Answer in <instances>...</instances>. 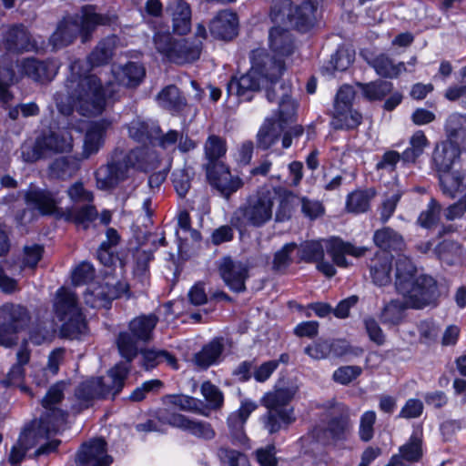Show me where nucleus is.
Masks as SVG:
<instances>
[{"label":"nucleus","instance_id":"f257e3e1","mask_svg":"<svg viewBox=\"0 0 466 466\" xmlns=\"http://www.w3.org/2000/svg\"><path fill=\"white\" fill-rule=\"evenodd\" d=\"M84 62L74 61L70 66V76L67 77L65 89L55 95L59 112L69 115L74 109L86 116L101 115L107 106L119 99V86L136 87L146 75L142 65L129 62L122 66H115L112 73L116 84L103 82L96 75H84Z\"/></svg>","mask_w":466,"mask_h":466},{"label":"nucleus","instance_id":"f03ea898","mask_svg":"<svg viewBox=\"0 0 466 466\" xmlns=\"http://www.w3.org/2000/svg\"><path fill=\"white\" fill-rule=\"evenodd\" d=\"M66 383L53 385L42 400L44 412L39 421H34L21 432L17 442L12 447L8 462L10 466H19L25 452L41 440L57 433L66 424L67 413L61 409Z\"/></svg>","mask_w":466,"mask_h":466},{"label":"nucleus","instance_id":"7ed1b4c3","mask_svg":"<svg viewBox=\"0 0 466 466\" xmlns=\"http://www.w3.org/2000/svg\"><path fill=\"white\" fill-rule=\"evenodd\" d=\"M290 191L281 187H261L248 198L233 214L232 222L238 228H260L269 222L276 208V220L282 222L290 218L296 200Z\"/></svg>","mask_w":466,"mask_h":466},{"label":"nucleus","instance_id":"20e7f679","mask_svg":"<svg viewBox=\"0 0 466 466\" xmlns=\"http://www.w3.org/2000/svg\"><path fill=\"white\" fill-rule=\"evenodd\" d=\"M282 73L283 66L279 61H273L263 50H254L251 54V68L247 74L231 78L228 84V93L239 100H249L250 94L263 86L268 100L278 103L281 96L279 86L290 85L279 82Z\"/></svg>","mask_w":466,"mask_h":466},{"label":"nucleus","instance_id":"39448f33","mask_svg":"<svg viewBox=\"0 0 466 466\" xmlns=\"http://www.w3.org/2000/svg\"><path fill=\"white\" fill-rule=\"evenodd\" d=\"M395 288L411 309H422L433 304L439 297L435 279L426 275L418 276L416 267L404 256L396 261Z\"/></svg>","mask_w":466,"mask_h":466},{"label":"nucleus","instance_id":"423d86ee","mask_svg":"<svg viewBox=\"0 0 466 466\" xmlns=\"http://www.w3.org/2000/svg\"><path fill=\"white\" fill-rule=\"evenodd\" d=\"M18 74L14 71L13 60L6 54L0 59V100L7 104L12 99L8 87L18 82L22 77L27 76L35 82L51 81L57 74L58 65L55 61H38L35 58H26L16 63Z\"/></svg>","mask_w":466,"mask_h":466},{"label":"nucleus","instance_id":"0eeeda50","mask_svg":"<svg viewBox=\"0 0 466 466\" xmlns=\"http://www.w3.org/2000/svg\"><path fill=\"white\" fill-rule=\"evenodd\" d=\"M128 372L129 366L119 363L108 371L110 383L104 382L101 378H92L80 383L71 399L72 412L79 413L93 406L97 400L118 394L125 385Z\"/></svg>","mask_w":466,"mask_h":466},{"label":"nucleus","instance_id":"6e6552de","mask_svg":"<svg viewBox=\"0 0 466 466\" xmlns=\"http://www.w3.org/2000/svg\"><path fill=\"white\" fill-rule=\"evenodd\" d=\"M109 22L108 16L97 14L94 6L86 5L81 10V16L64 18L51 35L49 42L53 49H59L71 44L80 35L82 42L85 43L97 25H106Z\"/></svg>","mask_w":466,"mask_h":466},{"label":"nucleus","instance_id":"1a4fd4ad","mask_svg":"<svg viewBox=\"0 0 466 466\" xmlns=\"http://www.w3.org/2000/svg\"><path fill=\"white\" fill-rule=\"evenodd\" d=\"M296 393L297 388L292 386L276 388L262 397L261 404L267 412L260 417V421L269 434L279 432L295 421L294 410L289 402Z\"/></svg>","mask_w":466,"mask_h":466},{"label":"nucleus","instance_id":"9d476101","mask_svg":"<svg viewBox=\"0 0 466 466\" xmlns=\"http://www.w3.org/2000/svg\"><path fill=\"white\" fill-rule=\"evenodd\" d=\"M150 156L145 148H137L128 152L121 161H112L96 171L97 187L110 189L129 177L135 169H147Z\"/></svg>","mask_w":466,"mask_h":466},{"label":"nucleus","instance_id":"9b49d317","mask_svg":"<svg viewBox=\"0 0 466 466\" xmlns=\"http://www.w3.org/2000/svg\"><path fill=\"white\" fill-rule=\"evenodd\" d=\"M324 247H326L327 252L332 258L333 262L338 267L342 268L349 265L345 255L359 258L363 256L367 250L365 248L356 247L339 238H332L327 240H312L301 244L299 248V258L305 261H319L324 257Z\"/></svg>","mask_w":466,"mask_h":466},{"label":"nucleus","instance_id":"f8f14e48","mask_svg":"<svg viewBox=\"0 0 466 466\" xmlns=\"http://www.w3.org/2000/svg\"><path fill=\"white\" fill-rule=\"evenodd\" d=\"M281 96L279 105V117L275 119H267L258 132V146L263 149L269 148L274 145L280 134L289 127L292 122L297 110V104L291 98V86H279Z\"/></svg>","mask_w":466,"mask_h":466},{"label":"nucleus","instance_id":"ddd939ff","mask_svg":"<svg viewBox=\"0 0 466 466\" xmlns=\"http://www.w3.org/2000/svg\"><path fill=\"white\" fill-rule=\"evenodd\" d=\"M54 309L56 317L63 322V336L76 339L86 332V323L74 292L66 288H60L56 291Z\"/></svg>","mask_w":466,"mask_h":466},{"label":"nucleus","instance_id":"4468645a","mask_svg":"<svg viewBox=\"0 0 466 466\" xmlns=\"http://www.w3.org/2000/svg\"><path fill=\"white\" fill-rule=\"evenodd\" d=\"M157 323V318L153 315L140 316L129 323L130 332L125 331L118 335L116 344L120 355L130 362L137 354V341H147Z\"/></svg>","mask_w":466,"mask_h":466},{"label":"nucleus","instance_id":"2eb2a0df","mask_svg":"<svg viewBox=\"0 0 466 466\" xmlns=\"http://www.w3.org/2000/svg\"><path fill=\"white\" fill-rule=\"evenodd\" d=\"M156 48L168 60L177 64L190 63L199 58L201 41L180 40L172 42L169 33H157L154 36Z\"/></svg>","mask_w":466,"mask_h":466},{"label":"nucleus","instance_id":"dca6fc26","mask_svg":"<svg viewBox=\"0 0 466 466\" xmlns=\"http://www.w3.org/2000/svg\"><path fill=\"white\" fill-rule=\"evenodd\" d=\"M355 92L352 86L348 85L342 86L338 91L331 121V126L334 128L350 129L357 127L361 123V115L351 108Z\"/></svg>","mask_w":466,"mask_h":466},{"label":"nucleus","instance_id":"f3484780","mask_svg":"<svg viewBox=\"0 0 466 466\" xmlns=\"http://www.w3.org/2000/svg\"><path fill=\"white\" fill-rule=\"evenodd\" d=\"M27 310L14 304H5L0 308V345L11 347L16 342L15 333L26 325Z\"/></svg>","mask_w":466,"mask_h":466},{"label":"nucleus","instance_id":"a211bd4d","mask_svg":"<svg viewBox=\"0 0 466 466\" xmlns=\"http://www.w3.org/2000/svg\"><path fill=\"white\" fill-rule=\"evenodd\" d=\"M157 420L162 424L170 425L203 440H212L216 433L211 424L207 421L189 419L180 413L170 412L168 410H159Z\"/></svg>","mask_w":466,"mask_h":466},{"label":"nucleus","instance_id":"6ab92c4d","mask_svg":"<svg viewBox=\"0 0 466 466\" xmlns=\"http://www.w3.org/2000/svg\"><path fill=\"white\" fill-rule=\"evenodd\" d=\"M206 174L209 184L225 198H228L243 186L242 179L238 176H233L224 163H208Z\"/></svg>","mask_w":466,"mask_h":466},{"label":"nucleus","instance_id":"aec40b11","mask_svg":"<svg viewBox=\"0 0 466 466\" xmlns=\"http://www.w3.org/2000/svg\"><path fill=\"white\" fill-rule=\"evenodd\" d=\"M77 466H109L111 457L106 452V443L102 439H95L84 443L77 452Z\"/></svg>","mask_w":466,"mask_h":466},{"label":"nucleus","instance_id":"412c9836","mask_svg":"<svg viewBox=\"0 0 466 466\" xmlns=\"http://www.w3.org/2000/svg\"><path fill=\"white\" fill-rule=\"evenodd\" d=\"M128 287L126 282L116 281V283L106 282L95 288L92 291L85 294V300L93 308H106L113 299L126 295Z\"/></svg>","mask_w":466,"mask_h":466},{"label":"nucleus","instance_id":"4be33fe9","mask_svg":"<svg viewBox=\"0 0 466 466\" xmlns=\"http://www.w3.org/2000/svg\"><path fill=\"white\" fill-rule=\"evenodd\" d=\"M219 273L225 284L235 292L245 290L248 279V267L240 261L230 258H223L218 266Z\"/></svg>","mask_w":466,"mask_h":466},{"label":"nucleus","instance_id":"5701e85b","mask_svg":"<svg viewBox=\"0 0 466 466\" xmlns=\"http://www.w3.org/2000/svg\"><path fill=\"white\" fill-rule=\"evenodd\" d=\"M110 126L111 121L108 119H101L88 124L83 143V158H88L100 150L104 146L106 131Z\"/></svg>","mask_w":466,"mask_h":466},{"label":"nucleus","instance_id":"b1692460","mask_svg":"<svg viewBox=\"0 0 466 466\" xmlns=\"http://www.w3.org/2000/svg\"><path fill=\"white\" fill-rule=\"evenodd\" d=\"M1 45H3L9 53L38 51L43 48V46H38L35 40H30L25 27L23 25L11 27L6 32Z\"/></svg>","mask_w":466,"mask_h":466},{"label":"nucleus","instance_id":"393cba45","mask_svg":"<svg viewBox=\"0 0 466 466\" xmlns=\"http://www.w3.org/2000/svg\"><path fill=\"white\" fill-rule=\"evenodd\" d=\"M238 19L235 13L223 10L210 22V34L218 39L230 40L238 35Z\"/></svg>","mask_w":466,"mask_h":466},{"label":"nucleus","instance_id":"a878e982","mask_svg":"<svg viewBox=\"0 0 466 466\" xmlns=\"http://www.w3.org/2000/svg\"><path fill=\"white\" fill-rule=\"evenodd\" d=\"M26 205L42 215H51L57 211L60 200L55 193L41 188H30L25 193Z\"/></svg>","mask_w":466,"mask_h":466},{"label":"nucleus","instance_id":"bb28decb","mask_svg":"<svg viewBox=\"0 0 466 466\" xmlns=\"http://www.w3.org/2000/svg\"><path fill=\"white\" fill-rule=\"evenodd\" d=\"M461 149L451 141H441L436 144L432 152V167L439 173L450 171L456 160L459 159Z\"/></svg>","mask_w":466,"mask_h":466},{"label":"nucleus","instance_id":"cd10ccee","mask_svg":"<svg viewBox=\"0 0 466 466\" xmlns=\"http://www.w3.org/2000/svg\"><path fill=\"white\" fill-rule=\"evenodd\" d=\"M269 47L273 56L268 57L273 61H279L284 66L282 57L289 56L294 49L293 40L290 33L279 26L271 28L268 35ZM285 67H283V70Z\"/></svg>","mask_w":466,"mask_h":466},{"label":"nucleus","instance_id":"c85d7f7f","mask_svg":"<svg viewBox=\"0 0 466 466\" xmlns=\"http://www.w3.org/2000/svg\"><path fill=\"white\" fill-rule=\"evenodd\" d=\"M163 402L166 406L168 407L165 408L164 410H168L170 412H173L170 410V409L173 408L208 417V408L207 407V404H205L201 400L188 395H167L163 399Z\"/></svg>","mask_w":466,"mask_h":466},{"label":"nucleus","instance_id":"c756f323","mask_svg":"<svg viewBox=\"0 0 466 466\" xmlns=\"http://www.w3.org/2000/svg\"><path fill=\"white\" fill-rule=\"evenodd\" d=\"M422 454V432L415 431L409 441L400 447L399 453L394 454V456L399 458L400 466H410L412 463L419 461Z\"/></svg>","mask_w":466,"mask_h":466},{"label":"nucleus","instance_id":"7c9ffc66","mask_svg":"<svg viewBox=\"0 0 466 466\" xmlns=\"http://www.w3.org/2000/svg\"><path fill=\"white\" fill-rule=\"evenodd\" d=\"M391 256L388 253L378 252L370 260V275L377 286H386L391 281Z\"/></svg>","mask_w":466,"mask_h":466},{"label":"nucleus","instance_id":"2f4dec72","mask_svg":"<svg viewBox=\"0 0 466 466\" xmlns=\"http://www.w3.org/2000/svg\"><path fill=\"white\" fill-rule=\"evenodd\" d=\"M447 141L461 150L466 149V115L454 113L449 116L445 123Z\"/></svg>","mask_w":466,"mask_h":466},{"label":"nucleus","instance_id":"473e14b6","mask_svg":"<svg viewBox=\"0 0 466 466\" xmlns=\"http://www.w3.org/2000/svg\"><path fill=\"white\" fill-rule=\"evenodd\" d=\"M258 408L256 402L250 400H244L237 413L231 414L228 418V423L231 429L233 437L241 443L246 441V435L243 428L249 415Z\"/></svg>","mask_w":466,"mask_h":466},{"label":"nucleus","instance_id":"72a5a7b5","mask_svg":"<svg viewBox=\"0 0 466 466\" xmlns=\"http://www.w3.org/2000/svg\"><path fill=\"white\" fill-rule=\"evenodd\" d=\"M435 253L442 264L447 266L461 265L466 261V252L462 247L452 240H443L435 248Z\"/></svg>","mask_w":466,"mask_h":466},{"label":"nucleus","instance_id":"f704fd0d","mask_svg":"<svg viewBox=\"0 0 466 466\" xmlns=\"http://www.w3.org/2000/svg\"><path fill=\"white\" fill-rule=\"evenodd\" d=\"M375 245L381 249L380 252L401 251L405 242L401 235L390 228H383L376 230L373 235Z\"/></svg>","mask_w":466,"mask_h":466},{"label":"nucleus","instance_id":"c9c22d12","mask_svg":"<svg viewBox=\"0 0 466 466\" xmlns=\"http://www.w3.org/2000/svg\"><path fill=\"white\" fill-rule=\"evenodd\" d=\"M127 128L129 137L137 142L151 140L160 134V127L157 122L144 120L141 117L133 119Z\"/></svg>","mask_w":466,"mask_h":466},{"label":"nucleus","instance_id":"e433bc0d","mask_svg":"<svg viewBox=\"0 0 466 466\" xmlns=\"http://www.w3.org/2000/svg\"><path fill=\"white\" fill-rule=\"evenodd\" d=\"M64 355L63 349H56L49 354L46 368H35L33 379L36 385H45L51 376L57 374Z\"/></svg>","mask_w":466,"mask_h":466},{"label":"nucleus","instance_id":"4c0bfd02","mask_svg":"<svg viewBox=\"0 0 466 466\" xmlns=\"http://www.w3.org/2000/svg\"><path fill=\"white\" fill-rule=\"evenodd\" d=\"M411 308L408 305L407 299H391L386 303L380 313V321L388 326L399 325L405 318V311Z\"/></svg>","mask_w":466,"mask_h":466},{"label":"nucleus","instance_id":"58836bf2","mask_svg":"<svg viewBox=\"0 0 466 466\" xmlns=\"http://www.w3.org/2000/svg\"><path fill=\"white\" fill-rule=\"evenodd\" d=\"M47 154L53 152H68L73 148V137L68 128L60 129L58 132H51L48 136H43Z\"/></svg>","mask_w":466,"mask_h":466},{"label":"nucleus","instance_id":"ea45409f","mask_svg":"<svg viewBox=\"0 0 466 466\" xmlns=\"http://www.w3.org/2000/svg\"><path fill=\"white\" fill-rule=\"evenodd\" d=\"M223 350V344L220 339H213L195 355L194 362L197 366L203 369L217 364L220 360Z\"/></svg>","mask_w":466,"mask_h":466},{"label":"nucleus","instance_id":"a19ab883","mask_svg":"<svg viewBox=\"0 0 466 466\" xmlns=\"http://www.w3.org/2000/svg\"><path fill=\"white\" fill-rule=\"evenodd\" d=\"M191 26V9L185 0H175L173 27L178 35H186Z\"/></svg>","mask_w":466,"mask_h":466},{"label":"nucleus","instance_id":"79ce46f5","mask_svg":"<svg viewBox=\"0 0 466 466\" xmlns=\"http://www.w3.org/2000/svg\"><path fill=\"white\" fill-rule=\"evenodd\" d=\"M429 144L425 133L422 130H417L410 137L409 147L402 152L401 160L405 163H414L423 154Z\"/></svg>","mask_w":466,"mask_h":466},{"label":"nucleus","instance_id":"37998d69","mask_svg":"<svg viewBox=\"0 0 466 466\" xmlns=\"http://www.w3.org/2000/svg\"><path fill=\"white\" fill-rule=\"evenodd\" d=\"M441 190L444 195L455 198L456 194L465 188L464 176L457 170L439 173Z\"/></svg>","mask_w":466,"mask_h":466},{"label":"nucleus","instance_id":"c03bdc74","mask_svg":"<svg viewBox=\"0 0 466 466\" xmlns=\"http://www.w3.org/2000/svg\"><path fill=\"white\" fill-rule=\"evenodd\" d=\"M371 66L378 75L390 78L397 77L401 73L409 71L404 63L400 62L394 64L393 61L385 55H380L375 57ZM410 71L411 70H410Z\"/></svg>","mask_w":466,"mask_h":466},{"label":"nucleus","instance_id":"a18cd8bd","mask_svg":"<svg viewBox=\"0 0 466 466\" xmlns=\"http://www.w3.org/2000/svg\"><path fill=\"white\" fill-rule=\"evenodd\" d=\"M80 161L73 157H60L56 159L50 166L52 176L59 178L72 177L79 169Z\"/></svg>","mask_w":466,"mask_h":466},{"label":"nucleus","instance_id":"49530a36","mask_svg":"<svg viewBox=\"0 0 466 466\" xmlns=\"http://www.w3.org/2000/svg\"><path fill=\"white\" fill-rule=\"evenodd\" d=\"M116 44V36H110L101 41L88 56L89 63L93 66L106 63L112 56Z\"/></svg>","mask_w":466,"mask_h":466},{"label":"nucleus","instance_id":"de8ad7c7","mask_svg":"<svg viewBox=\"0 0 466 466\" xmlns=\"http://www.w3.org/2000/svg\"><path fill=\"white\" fill-rule=\"evenodd\" d=\"M363 96L369 100H380L389 94L393 86L390 82L379 80L368 84H360Z\"/></svg>","mask_w":466,"mask_h":466},{"label":"nucleus","instance_id":"09e8293b","mask_svg":"<svg viewBox=\"0 0 466 466\" xmlns=\"http://www.w3.org/2000/svg\"><path fill=\"white\" fill-rule=\"evenodd\" d=\"M205 155L208 163H218V160L227 152L226 141L218 136H209L204 146Z\"/></svg>","mask_w":466,"mask_h":466},{"label":"nucleus","instance_id":"8fccbe9b","mask_svg":"<svg viewBox=\"0 0 466 466\" xmlns=\"http://www.w3.org/2000/svg\"><path fill=\"white\" fill-rule=\"evenodd\" d=\"M201 394L208 403V414L210 410H219L224 403V396L221 390L209 381H205L201 385Z\"/></svg>","mask_w":466,"mask_h":466},{"label":"nucleus","instance_id":"3c124183","mask_svg":"<svg viewBox=\"0 0 466 466\" xmlns=\"http://www.w3.org/2000/svg\"><path fill=\"white\" fill-rule=\"evenodd\" d=\"M220 466H249L247 456L236 450L221 447L217 452Z\"/></svg>","mask_w":466,"mask_h":466},{"label":"nucleus","instance_id":"603ef678","mask_svg":"<svg viewBox=\"0 0 466 466\" xmlns=\"http://www.w3.org/2000/svg\"><path fill=\"white\" fill-rule=\"evenodd\" d=\"M370 191L357 190L348 196L346 208L349 212L361 213L365 212L370 206L371 195Z\"/></svg>","mask_w":466,"mask_h":466},{"label":"nucleus","instance_id":"864d4df0","mask_svg":"<svg viewBox=\"0 0 466 466\" xmlns=\"http://www.w3.org/2000/svg\"><path fill=\"white\" fill-rule=\"evenodd\" d=\"M24 368L21 365H13L5 379L2 380V384L5 387H17L22 392L32 396L30 389L24 384Z\"/></svg>","mask_w":466,"mask_h":466},{"label":"nucleus","instance_id":"5fc2aeb1","mask_svg":"<svg viewBox=\"0 0 466 466\" xmlns=\"http://www.w3.org/2000/svg\"><path fill=\"white\" fill-rule=\"evenodd\" d=\"M157 101L160 106L170 110L178 108L182 102L179 91L175 86L163 88L157 95Z\"/></svg>","mask_w":466,"mask_h":466},{"label":"nucleus","instance_id":"6e6d98bb","mask_svg":"<svg viewBox=\"0 0 466 466\" xmlns=\"http://www.w3.org/2000/svg\"><path fill=\"white\" fill-rule=\"evenodd\" d=\"M85 204L86 205L78 210H69L66 214V219L86 228V224L96 218L97 212L96 208L90 205V203Z\"/></svg>","mask_w":466,"mask_h":466},{"label":"nucleus","instance_id":"4d7b16f0","mask_svg":"<svg viewBox=\"0 0 466 466\" xmlns=\"http://www.w3.org/2000/svg\"><path fill=\"white\" fill-rule=\"evenodd\" d=\"M45 140L40 137L36 139L34 145L32 144H24L21 147V154L24 161L25 162H35L41 157H44L47 155Z\"/></svg>","mask_w":466,"mask_h":466},{"label":"nucleus","instance_id":"13d9d810","mask_svg":"<svg viewBox=\"0 0 466 466\" xmlns=\"http://www.w3.org/2000/svg\"><path fill=\"white\" fill-rule=\"evenodd\" d=\"M440 215L441 205L434 198H431L427 209L420 214L418 223L425 228H430L438 222Z\"/></svg>","mask_w":466,"mask_h":466},{"label":"nucleus","instance_id":"bf43d9fd","mask_svg":"<svg viewBox=\"0 0 466 466\" xmlns=\"http://www.w3.org/2000/svg\"><path fill=\"white\" fill-rule=\"evenodd\" d=\"M376 419L377 415L373 410H367L361 415L359 429V434L361 441H369L373 438Z\"/></svg>","mask_w":466,"mask_h":466},{"label":"nucleus","instance_id":"052dcab7","mask_svg":"<svg viewBox=\"0 0 466 466\" xmlns=\"http://www.w3.org/2000/svg\"><path fill=\"white\" fill-rule=\"evenodd\" d=\"M69 198L75 203H91L93 201V194L90 190L84 187L82 182H75L67 188Z\"/></svg>","mask_w":466,"mask_h":466},{"label":"nucleus","instance_id":"680f3d73","mask_svg":"<svg viewBox=\"0 0 466 466\" xmlns=\"http://www.w3.org/2000/svg\"><path fill=\"white\" fill-rule=\"evenodd\" d=\"M362 372L359 366H342L333 373V380L342 385H347L358 378Z\"/></svg>","mask_w":466,"mask_h":466},{"label":"nucleus","instance_id":"e2e57ef3","mask_svg":"<svg viewBox=\"0 0 466 466\" xmlns=\"http://www.w3.org/2000/svg\"><path fill=\"white\" fill-rule=\"evenodd\" d=\"M95 269L88 262H82L72 272V282L75 286L87 283L94 278Z\"/></svg>","mask_w":466,"mask_h":466},{"label":"nucleus","instance_id":"0e129e2a","mask_svg":"<svg viewBox=\"0 0 466 466\" xmlns=\"http://www.w3.org/2000/svg\"><path fill=\"white\" fill-rule=\"evenodd\" d=\"M162 385L163 383L159 380H147L140 387L133 390L129 399L133 401H141L146 398L148 392L158 391Z\"/></svg>","mask_w":466,"mask_h":466},{"label":"nucleus","instance_id":"69168bd1","mask_svg":"<svg viewBox=\"0 0 466 466\" xmlns=\"http://www.w3.org/2000/svg\"><path fill=\"white\" fill-rule=\"evenodd\" d=\"M304 352L316 360L326 359L330 354L329 341L319 340L313 342L305 348Z\"/></svg>","mask_w":466,"mask_h":466},{"label":"nucleus","instance_id":"338daca9","mask_svg":"<svg viewBox=\"0 0 466 466\" xmlns=\"http://www.w3.org/2000/svg\"><path fill=\"white\" fill-rule=\"evenodd\" d=\"M276 447L273 444L256 451V459L259 466H277Z\"/></svg>","mask_w":466,"mask_h":466},{"label":"nucleus","instance_id":"774afa93","mask_svg":"<svg viewBox=\"0 0 466 466\" xmlns=\"http://www.w3.org/2000/svg\"><path fill=\"white\" fill-rule=\"evenodd\" d=\"M300 204L302 213L309 219H315L324 213V207L319 200L302 198Z\"/></svg>","mask_w":466,"mask_h":466}]
</instances>
